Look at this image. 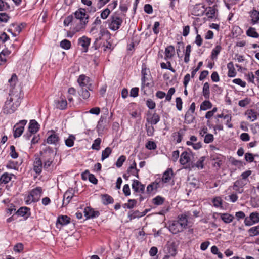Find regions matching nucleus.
Masks as SVG:
<instances>
[{"mask_svg": "<svg viewBox=\"0 0 259 259\" xmlns=\"http://www.w3.org/2000/svg\"><path fill=\"white\" fill-rule=\"evenodd\" d=\"M17 81L16 74H13L8 83L10 85L9 97L7 98L3 107V112L5 114L13 113L19 106L23 98V94L19 88H15Z\"/></svg>", "mask_w": 259, "mask_h": 259, "instance_id": "nucleus-1", "label": "nucleus"}, {"mask_svg": "<svg viewBox=\"0 0 259 259\" xmlns=\"http://www.w3.org/2000/svg\"><path fill=\"white\" fill-rule=\"evenodd\" d=\"M221 219L225 223H230L233 221L234 219V217L228 213H221Z\"/></svg>", "mask_w": 259, "mask_h": 259, "instance_id": "nucleus-34", "label": "nucleus"}, {"mask_svg": "<svg viewBox=\"0 0 259 259\" xmlns=\"http://www.w3.org/2000/svg\"><path fill=\"white\" fill-rule=\"evenodd\" d=\"M111 152L112 149L110 147H107L104 150H103L102 152V160L103 161L104 159L108 157L111 153Z\"/></svg>", "mask_w": 259, "mask_h": 259, "instance_id": "nucleus-48", "label": "nucleus"}, {"mask_svg": "<svg viewBox=\"0 0 259 259\" xmlns=\"http://www.w3.org/2000/svg\"><path fill=\"white\" fill-rule=\"evenodd\" d=\"M250 16L251 18V22L253 24L258 23L259 21V12L255 9H253L249 12Z\"/></svg>", "mask_w": 259, "mask_h": 259, "instance_id": "nucleus-23", "label": "nucleus"}, {"mask_svg": "<svg viewBox=\"0 0 259 259\" xmlns=\"http://www.w3.org/2000/svg\"><path fill=\"white\" fill-rule=\"evenodd\" d=\"M60 46L64 49H69L71 47V42L67 39H64L60 42Z\"/></svg>", "mask_w": 259, "mask_h": 259, "instance_id": "nucleus-53", "label": "nucleus"}, {"mask_svg": "<svg viewBox=\"0 0 259 259\" xmlns=\"http://www.w3.org/2000/svg\"><path fill=\"white\" fill-rule=\"evenodd\" d=\"M145 147L149 150H155L157 148V145L154 141H148L146 143Z\"/></svg>", "mask_w": 259, "mask_h": 259, "instance_id": "nucleus-52", "label": "nucleus"}, {"mask_svg": "<svg viewBox=\"0 0 259 259\" xmlns=\"http://www.w3.org/2000/svg\"><path fill=\"white\" fill-rule=\"evenodd\" d=\"M177 247L175 243H171L168 244L167 251L169 255L175 256L177 253Z\"/></svg>", "mask_w": 259, "mask_h": 259, "instance_id": "nucleus-31", "label": "nucleus"}, {"mask_svg": "<svg viewBox=\"0 0 259 259\" xmlns=\"http://www.w3.org/2000/svg\"><path fill=\"white\" fill-rule=\"evenodd\" d=\"M10 52L8 51L5 52L3 51L0 53V65L3 64L6 61V54L9 55Z\"/></svg>", "mask_w": 259, "mask_h": 259, "instance_id": "nucleus-55", "label": "nucleus"}, {"mask_svg": "<svg viewBox=\"0 0 259 259\" xmlns=\"http://www.w3.org/2000/svg\"><path fill=\"white\" fill-rule=\"evenodd\" d=\"M259 222V213L255 212L250 213L249 217H246L244 220V224L246 226H250L254 224Z\"/></svg>", "mask_w": 259, "mask_h": 259, "instance_id": "nucleus-8", "label": "nucleus"}, {"mask_svg": "<svg viewBox=\"0 0 259 259\" xmlns=\"http://www.w3.org/2000/svg\"><path fill=\"white\" fill-rule=\"evenodd\" d=\"M175 48L173 46L170 45L165 49V59H170L175 54Z\"/></svg>", "mask_w": 259, "mask_h": 259, "instance_id": "nucleus-29", "label": "nucleus"}, {"mask_svg": "<svg viewBox=\"0 0 259 259\" xmlns=\"http://www.w3.org/2000/svg\"><path fill=\"white\" fill-rule=\"evenodd\" d=\"M164 198L161 196H157L154 199H153V203L156 205H159L163 203Z\"/></svg>", "mask_w": 259, "mask_h": 259, "instance_id": "nucleus-56", "label": "nucleus"}, {"mask_svg": "<svg viewBox=\"0 0 259 259\" xmlns=\"http://www.w3.org/2000/svg\"><path fill=\"white\" fill-rule=\"evenodd\" d=\"M102 200L103 203L105 205H108L109 204L112 203L114 201L113 198L107 194L102 195Z\"/></svg>", "mask_w": 259, "mask_h": 259, "instance_id": "nucleus-40", "label": "nucleus"}, {"mask_svg": "<svg viewBox=\"0 0 259 259\" xmlns=\"http://www.w3.org/2000/svg\"><path fill=\"white\" fill-rule=\"evenodd\" d=\"M179 224L184 230L187 228L188 225V219L186 214H183L178 217V220H177Z\"/></svg>", "mask_w": 259, "mask_h": 259, "instance_id": "nucleus-19", "label": "nucleus"}, {"mask_svg": "<svg viewBox=\"0 0 259 259\" xmlns=\"http://www.w3.org/2000/svg\"><path fill=\"white\" fill-rule=\"evenodd\" d=\"M148 72H149V69H147L145 66H142V84L141 88V91L144 94H146L147 88H149L150 83L148 81V78L147 77Z\"/></svg>", "mask_w": 259, "mask_h": 259, "instance_id": "nucleus-5", "label": "nucleus"}, {"mask_svg": "<svg viewBox=\"0 0 259 259\" xmlns=\"http://www.w3.org/2000/svg\"><path fill=\"white\" fill-rule=\"evenodd\" d=\"M40 155L42 159L44 169L47 171H52L55 165L54 160L56 151H54L50 147H47L40 152Z\"/></svg>", "mask_w": 259, "mask_h": 259, "instance_id": "nucleus-2", "label": "nucleus"}, {"mask_svg": "<svg viewBox=\"0 0 259 259\" xmlns=\"http://www.w3.org/2000/svg\"><path fill=\"white\" fill-rule=\"evenodd\" d=\"M160 117L158 114L154 112L151 117H148L147 121L152 124H156L160 121Z\"/></svg>", "mask_w": 259, "mask_h": 259, "instance_id": "nucleus-28", "label": "nucleus"}, {"mask_svg": "<svg viewBox=\"0 0 259 259\" xmlns=\"http://www.w3.org/2000/svg\"><path fill=\"white\" fill-rule=\"evenodd\" d=\"M137 201L135 199H130L127 203L124 204V207L128 209L133 208L136 204Z\"/></svg>", "mask_w": 259, "mask_h": 259, "instance_id": "nucleus-58", "label": "nucleus"}, {"mask_svg": "<svg viewBox=\"0 0 259 259\" xmlns=\"http://www.w3.org/2000/svg\"><path fill=\"white\" fill-rule=\"evenodd\" d=\"M173 175V171L171 168H168L163 174L162 181L163 183L169 182Z\"/></svg>", "mask_w": 259, "mask_h": 259, "instance_id": "nucleus-21", "label": "nucleus"}, {"mask_svg": "<svg viewBox=\"0 0 259 259\" xmlns=\"http://www.w3.org/2000/svg\"><path fill=\"white\" fill-rule=\"evenodd\" d=\"M11 8L9 3L0 0V11H6Z\"/></svg>", "mask_w": 259, "mask_h": 259, "instance_id": "nucleus-50", "label": "nucleus"}, {"mask_svg": "<svg viewBox=\"0 0 259 259\" xmlns=\"http://www.w3.org/2000/svg\"><path fill=\"white\" fill-rule=\"evenodd\" d=\"M90 41L91 39L85 36L78 39V45L83 48V52H87L88 51Z\"/></svg>", "mask_w": 259, "mask_h": 259, "instance_id": "nucleus-10", "label": "nucleus"}, {"mask_svg": "<svg viewBox=\"0 0 259 259\" xmlns=\"http://www.w3.org/2000/svg\"><path fill=\"white\" fill-rule=\"evenodd\" d=\"M84 213L87 219L96 218L100 215V213L98 211H95L90 207H87L84 208Z\"/></svg>", "mask_w": 259, "mask_h": 259, "instance_id": "nucleus-12", "label": "nucleus"}, {"mask_svg": "<svg viewBox=\"0 0 259 259\" xmlns=\"http://www.w3.org/2000/svg\"><path fill=\"white\" fill-rule=\"evenodd\" d=\"M249 236L251 237L259 235V225L251 227L248 230Z\"/></svg>", "mask_w": 259, "mask_h": 259, "instance_id": "nucleus-44", "label": "nucleus"}, {"mask_svg": "<svg viewBox=\"0 0 259 259\" xmlns=\"http://www.w3.org/2000/svg\"><path fill=\"white\" fill-rule=\"evenodd\" d=\"M81 3L89 8L87 9V11L89 13H94L96 11L95 7L93 6L92 2L91 0H81Z\"/></svg>", "mask_w": 259, "mask_h": 259, "instance_id": "nucleus-32", "label": "nucleus"}, {"mask_svg": "<svg viewBox=\"0 0 259 259\" xmlns=\"http://www.w3.org/2000/svg\"><path fill=\"white\" fill-rule=\"evenodd\" d=\"M10 150L11 157L14 159L17 158L18 157V154L16 152L15 146L14 145L10 146Z\"/></svg>", "mask_w": 259, "mask_h": 259, "instance_id": "nucleus-54", "label": "nucleus"}, {"mask_svg": "<svg viewBox=\"0 0 259 259\" xmlns=\"http://www.w3.org/2000/svg\"><path fill=\"white\" fill-rule=\"evenodd\" d=\"M49 136L47 139V142L48 144H56L59 140V137L58 134H56L53 131L48 133Z\"/></svg>", "mask_w": 259, "mask_h": 259, "instance_id": "nucleus-13", "label": "nucleus"}, {"mask_svg": "<svg viewBox=\"0 0 259 259\" xmlns=\"http://www.w3.org/2000/svg\"><path fill=\"white\" fill-rule=\"evenodd\" d=\"M89 91L87 88H82L78 91V94L83 99H87L90 96Z\"/></svg>", "mask_w": 259, "mask_h": 259, "instance_id": "nucleus-39", "label": "nucleus"}, {"mask_svg": "<svg viewBox=\"0 0 259 259\" xmlns=\"http://www.w3.org/2000/svg\"><path fill=\"white\" fill-rule=\"evenodd\" d=\"M70 222V218L67 215H61L58 218L56 225L58 227V225L61 226L67 225Z\"/></svg>", "mask_w": 259, "mask_h": 259, "instance_id": "nucleus-22", "label": "nucleus"}, {"mask_svg": "<svg viewBox=\"0 0 259 259\" xmlns=\"http://www.w3.org/2000/svg\"><path fill=\"white\" fill-rule=\"evenodd\" d=\"M219 118H223L224 119H227L226 125H227V126L229 128L233 127V125L231 123H230V122L231 120V116L230 115L227 114L226 115H224L223 114H219V115H217L215 117V118L216 119V124H219V121L218 119Z\"/></svg>", "mask_w": 259, "mask_h": 259, "instance_id": "nucleus-20", "label": "nucleus"}, {"mask_svg": "<svg viewBox=\"0 0 259 259\" xmlns=\"http://www.w3.org/2000/svg\"><path fill=\"white\" fill-rule=\"evenodd\" d=\"M222 50V47L218 45L212 50L211 57L212 59H216L217 56L220 53Z\"/></svg>", "mask_w": 259, "mask_h": 259, "instance_id": "nucleus-41", "label": "nucleus"}, {"mask_svg": "<svg viewBox=\"0 0 259 259\" xmlns=\"http://www.w3.org/2000/svg\"><path fill=\"white\" fill-rule=\"evenodd\" d=\"M126 160V157L124 155L120 156L117 159L116 162V165L117 167H120L122 166L123 162Z\"/></svg>", "mask_w": 259, "mask_h": 259, "instance_id": "nucleus-57", "label": "nucleus"}, {"mask_svg": "<svg viewBox=\"0 0 259 259\" xmlns=\"http://www.w3.org/2000/svg\"><path fill=\"white\" fill-rule=\"evenodd\" d=\"M211 103L208 100H205L203 101L200 105V110H206L210 109L212 107Z\"/></svg>", "mask_w": 259, "mask_h": 259, "instance_id": "nucleus-46", "label": "nucleus"}, {"mask_svg": "<svg viewBox=\"0 0 259 259\" xmlns=\"http://www.w3.org/2000/svg\"><path fill=\"white\" fill-rule=\"evenodd\" d=\"M212 202L213 206L215 207H221L222 206V200L220 197L214 198L212 200Z\"/></svg>", "mask_w": 259, "mask_h": 259, "instance_id": "nucleus-49", "label": "nucleus"}, {"mask_svg": "<svg viewBox=\"0 0 259 259\" xmlns=\"http://www.w3.org/2000/svg\"><path fill=\"white\" fill-rule=\"evenodd\" d=\"M208 9V10L206 13V16L208 18H214L215 16L217 9L214 7H209Z\"/></svg>", "mask_w": 259, "mask_h": 259, "instance_id": "nucleus-42", "label": "nucleus"}, {"mask_svg": "<svg viewBox=\"0 0 259 259\" xmlns=\"http://www.w3.org/2000/svg\"><path fill=\"white\" fill-rule=\"evenodd\" d=\"M139 169H137L136 163L135 161H133L132 164L128 167L127 172L129 174L135 176L137 178H139L138 171Z\"/></svg>", "mask_w": 259, "mask_h": 259, "instance_id": "nucleus-24", "label": "nucleus"}, {"mask_svg": "<svg viewBox=\"0 0 259 259\" xmlns=\"http://www.w3.org/2000/svg\"><path fill=\"white\" fill-rule=\"evenodd\" d=\"M109 33V32H108V30H106L103 28H101L99 33L98 34V36H95V37H96L95 43H96L99 40H100L101 39L102 37H103L105 34H108Z\"/></svg>", "mask_w": 259, "mask_h": 259, "instance_id": "nucleus-47", "label": "nucleus"}, {"mask_svg": "<svg viewBox=\"0 0 259 259\" xmlns=\"http://www.w3.org/2000/svg\"><path fill=\"white\" fill-rule=\"evenodd\" d=\"M14 175L12 174L5 172L0 177V182L2 184H6L11 181L12 177Z\"/></svg>", "mask_w": 259, "mask_h": 259, "instance_id": "nucleus-26", "label": "nucleus"}, {"mask_svg": "<svg viewBox=\"0 0 259 259\" xmlns=\"http://www.w3.org/2000/svg\"><path fill=\"white\" fill-rule=\"evenodd\" d=\"M250 99L248 98H245L243 100H240L239 101L238 105L242 107H245L247 105L249 104L250 103Z\"/></svg>", "mask_w": 259, "mask_h": 259, "instance_id": "nucleus-64", "label": "nucleus"}, {"mask_svg": "<svg viewBox=\"0 0 259 259\" xmlns=\"http://www.w3.org/2000/svg\"><path fill=\"white\" fill-rule=\"evenodd\" d=\"M43 168V162L39 157H36L33 162V170L37 174H39L42 171Z\"/></svg>", "mask_w": 259, "mask_h": 259, "instance_id": "nucleus-11", "label": "nucleus"}, {"mask_svg": "<svg viewBox=\"0 0 259 259\" xmlns=\"http://www.w3.org/2000/svg\"><path fill=\"white\" fill-rule=\"evenodd\" d=\"M101 143V139L98 138L94 140L93 144L92 145V148L96 150L100 149V145Z\"/></svg>", "mask_w": 259, "mask_h": 259, "instance_id": "nucleus-51", "label": "nucleus"}, {"mask_svg": "<svg viewBox=\"0 0 259 259\" xmlns=\"http://www.w3.org/2000/svg\"><path fill=\"white\" fill-rule=\"evenodd\" d=\"M193 113L190 112V111H187L185 115V122L187 124H190L193 122L195 119L193 115Z\"/></svg>", "mask_w": 259, "mask_h": 259, "instance_id": "nucleus-36", "label": "nucleus"}, {"mask_svg": "<svg viewBox=\"0 0 259 259\" xmlns=\"http://www.w3.org/2000/svg\"><path fill=\"white\" fill-rule=\"evenodd\" d=\"M75 18L73 15H70L65 18L64 20V24L65 26H68L70 24H72L73 27L74 31L75 32Z\"/></svg>", "mask_w": 259, "mask_h": 259, "instance_id": "nucleus-27", "label": "nucleus"}, {"mask_svg": "<svg viewBox=\"0 0 259 259\" xmlns=\"http://www.w3.org/2000/svg\"><path fill=\"white\" fill-rule=\"evenodd\" d=\"M214 140V137L212 134H207L205 136L204 141L205 143H210Z\"/></svg>", "mask_w": 259, "mask_h": 259, "instance_id": "nucleus-61", "label": "nucleus"}, {"mask_svg": "<svg viewBox=\"0 0 259 259\" xmlns=\"http://www.w3.org/2000/svg\"><path fill=\"white\" fill-rule=\"evenodd\" d=\"M26 120H22L17 123L14 127V137H19L23 133L24 126L27 123Z\"/></svg>", "mask_w": 259, "mask_h": 259, "instance_id": "nucleus-7", "label": "nucleus"}, {"mask_svg": "<svg viewBox=\"0 0 259 259\" xmlns=\"http://www.w3.org/2000/svg\"><path fill=\"white\" fill-rule=\"evenodd\" d=\"M108 27L110 29L116 31L120 28L123 22V18L120 14L116 12L113 13L108 20Z\"/></svg>", "mask_w": 259, "mask_h": 259, "instance_id": "nucleus-4", "label": "nucleus"}, {"mask_svg": "<svg viewBox=\"0 0 259 259\" xmlns=\"http://www.w3.org/2000/svg\"><path fill=\"white\" fill-rule=\"evenodd\" d=\"M110 13V10L109 8H106L101 13V17L103 19H106Z\"/></svg>", "mask_w": 259, "mask_h": 259, "instance_id": "nucleus-62", "label": "nucleus"}, {"mask_svg": "<svg viewBox=\"0 0 259 259\" xmlns=\"http://www.w3.org/2000/svg\"><path fill=\"white\" fill-rule=\"evenodd\" d=\"M205 159V157L204 156L200 157L195 164L196 167L198 168L202 169L203 168V162Z\"/></svg>", "mask_w": 259, "mask_h": 259, "instance_id": "nucleus-60", "label": "nucleus"}, {"mask_svg": "<svg viewBox=\"0 0 259 259\" xmlns=\"http://www.w3.org/2000/svg\"><path fill=\"white\" fill-rule=\"evenodd\" d=\"M211 252L214 254H217L219 258H223V256L222 253L219 251L218 248L216 246H213L211 247Z\"/></svg>", "mask_w": 259, "mask_h": 259, "instance_id": "nucleus-59", "label": "nucleus"}, {"mask_svg": "<svg viewBox=\"0 0 259 259\" xmlns=\"http://www.w3.org/2000/svg\"><path fill=\"white\" fill-rule=\"evenodd\" d=\"M75 139V137L74 135H70L68 138L65 141V145L69 147L73 146Z\"/></svg>", "mask_w": 259, "mask_h": 259, "instance_id": "nucleus-43", "label": "nucleus"}, {"mask_svg": "<svg viewBox=\"0 0 259 259\" xmlns=\"http://www.w3.org/2000/svg\"><path fill=\"white\" fill-rule=\"evenodd\" d=\"M39 125L38 123L35 120H30L29 126V131L30 133L29 136L27 137L28 139H29V137L31 136L32 134H34L37 132L39 129Z\"/></svg>", "mask_w": 259, "mask_h": 259, "instance_id": "nucleus-17", "label": "nucleus"}, {"mask_svg": "<svg viewBox=\"0 0 259 259\" xmlns=\"http://www.w3.org/2000/svg\"><path fill=\"white\" fill-rule=\"evenodd\" d=\"M85 175H88L89 178V180L90 182L94 184H96L98 183V180L95 177V176L93 174H89L88 170H86L82 175V177L83 179H84Z\"/></svg>", "mask_w": 259, "mask_h": 259, "instance_id": "nucleus-38", "label": "nucleus"}, {"mask_svg": "<svg viewBox=\"0 0 259 259\" xmlns=\"http://www.w3.org/2000/svg\"><path fill=\"white\" fill-rule=\"evenodd\" d=\"M77 82L81 89L87 88L92 91V83L90 78L84 75H81L77 79Z\"/></svg>", "mask_w": 259, "mask_h": 259, "instance_id": "nucleus-6", "label": "nucleus"}, {"mask_svg": "<svg viewBox=\"0 0 259 259\" xmlns=\"http://www.w3.org/2000/svg\"><path fill=\"white\" fill-rule=\"evenodd\" d=\"M169 231L173 234H177L183 231V229L177 221H174L169 226Z\"/></svg>", "mask_w": 259, "mask_h": 259, "instance_id": "nucleus-18", "label": "nucleus"}, {"mask_svg": "<svg viewBox=\"0 0 259 259\" xmlns=\"http://www.w3.org/2000/svg\"><path fill=\"white\" fill-rule=\"evenodd\" d=\"M9 16L6 13H0V21L2 22H7L9 19Z\"/></svg>", "mask_w": 259, "mask_h": 259, "instance_id": "nucleus-63", "label": "nucleus"}, {"mask_svg": "<svg viewBox=\"0 0 259 259\" xmlns=\"http://www.w3.org/2000/svg\"><path fill=\"white\" fill-rule=\"evenodd\" d=\"M191 152L187 151L183 152L181 156L180 159V162L182 165H185L188 163L191 160Z\"/></svg>", "mask_w": 259, "mask_h": 259, "instance_id": "nucleus-15", "label": "nucleus"}, {"mask_svg": "<svg viewBox=\"0 0 259 259\" xmlns=\"http://www.w3.org/2000/svg\"><path fill=\"white\" fill-rule=\"evenodd\" d=\"M74 196L73 189H68L64 194L63 201V205H67L71 201Z\"/></svg>", "mask_w": 259, "mask_h": 259, "instance_id": "nucleus-16", "label": "nucleus"}, {"mask_svg": "<svg viewBox=\"0 0 259 259\" xmlns=\"http://www.w3.org/2000/svg\"><path fill=\"white\" fill-rule=\"evenodd\" d=\"M30 209L26 207H22L19 208L16 212V214L19 216L24 217L26 218L30 215Z\"/></svg>", "mask_w": 259, "mask_h": 259, "instance_id": "nucleus-25", "label": "nucleus"}, {"mask_svg": "<svg viewBox=\"0 0 259 259\" xmlns=\"http://www.w3.org/2000/svg\"><path fill=\"white\" fill-rule=\"evenodd\" d=\"M67 103L66 100L61 99L57 102L56 107L59 109H65L67 107Z\"/></svg>", "mask_w": 259, "mask_h": 259, "instance_id": "nucleus-45", "label": "nucleus"}, {"mask_svg": "<svg viewBox=\"0 0 259 259\" xmlns=\"http://www.w3.org/2000/svg\"><path fill=\"white\" fill-rule=\"evenodd\" d=\"M73 14L75 18V32L84 30L89 20L86 9L80 8Z\"/></svg>", "mask_w": 259, "mask_h": 259, "instance_id": "nucleus-3", "label": "nucleus"}, {"mask_svg": "<svg viewBox=\"0 0 259 259\" xmlns=\"http://www.w3.org/2000/svg\"><path fill=\"white\" fill-rule=\"evenodd\" d=\"M245 115L247 116V118L251 121H254L257 117V112L252 109L247 110L245 112Z\"/></svg>", "mask_w": 259, "mask_h": 259, "instance_id": "nucleus-30", "label": "nucleus"}, {"mask_svg": "<svg viewBox=\"0 0 259 259\" xmlns=\"http://www.w3.org/2000/svg\"><path fill=\"white\" fill-rule=\"evenodd\" d=\"M203 95L206 99H208L210 96L209 85L208 82H205L203 87Z\"/></svg>", "mask_w": 259, "mask_h": 259, "instance_id": "nucleus-35", "label": "nucleus"}, {"mask_svg": "<svg viewBox=\"0 0 259 259\" xmlns=\"http://www.w3.org/2000/svg\"><path fill=\"white\" fill-rule=\"evenodd\" d=\"M42 193V190L40 187H37L35 189H33L28 196L29 200L32 202L38 201L41 196Z\"/></svg>", "mask_w": 259, "mask_h": 259, "instance_id": "nucleus-9", "label": "nucleus"}, {"mask_svg": "<svg viewBox=\"0 0 259 259\" xmlns=\"http://www.w3.org/2000/svg\"><path fill=\"white\" fill-rule=\"evenodd\" d=\"M133 189L135 192L144 193L145 190V185L142 184L139 181L134 180L132 185Z\"/></svg>", "mask_w": 259, "mask_h": 259, "instance_id": "nucleus-14", "label": "nucleus"}, {"mask_svg": "<svg viewBox=\"0 0 259 259\" xmlns=\"http://www.w3.org/2000/svg\"><path fill=\"white\" fill-rule=\"evenodd\" d=\"M246 34L247 36L253 38H258L259 37V34L256 32L255 28L253 27H250L246 31Z\"/></svg>", "mask_w": 259, "mask_h": 259, "instance_id": "nucleus-37", "label": "nucleus"}, {"mask_svg": "<svg viewBox=\"0 0 259 259\" xmlns=\"http://www.w3.org/2000/svg\"><path fill=\"white\" fill-rule=\"evenodd\" d=\"M227 68L228 69V76L230 77L235 76L236 72L232 62H231L228 63Z\"/></svg>", "mask_w": 259, "mask_h": 259, "instance_id": "nucleus-33", "label": "nucleus"}]
</instances>
